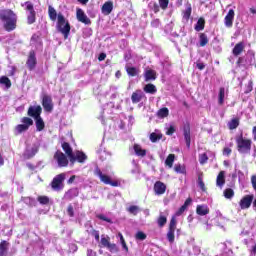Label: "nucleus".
<instances>
[{"label": "nucleus", "mask_w": 256, "mask_h": 256, "mask_svg": "<svg viewBox=\"0 0 256 256\" xmlns=\"http://www.w3.org/2000/svg\"><path fill=\"white\" fill-rule=\"evenodd\" d=\"M0 19L6 31H15L17 28V15L12 10L1 11Z\"/></svg>", "instance_id": "1"}, {"label": "nucleus", "mask_w": 256, "mask_h": 256, "mask_svg": "<svg viewBox=\"0 0 256 256\" xmlns=\"http://www.w3.org/2000/svg\"><path fill=\"white\" fill-rule=\"evenodd\" d=\"M62 149L72 163H75V161H78V163H85V161H87V155L85 153L81 151L73 153V148H71V145L67 142L62 143Z\"/></svg>", "instance_id": "2"}, {"label": "nucleus", "mask_w": 256, "mask_h": 256, "mask_svg": "<svg viewBox=\"0 0 256 256\" xmlns=\"http://www.w3.org/2000/svg\"><path fill=\"white\" fill-rule=\"evenodd\" d=\"M252 141L250 139H246L243 136H239L236 139V145H237V150L239 153L242 155H247L251 153V145Z\"/></svg>", "instance_id": "3"}, {"label": "nucleus", "mask_w": 256, "mask_h": 256, "mask_svg": "<svg viewBox=\"0 0 256 256\" xmlns=\"http://www.w3.org/2000/svg\"><path fill=\"white\" fill-rule=\"evenodd\" d=\"M58 31L64 35V39H67L69 37V33L71 32V26L69 25V22L65 20V16L63 14H58Z\"/></svg>", "instance_id": "4"}, {"label": "nucleus", "mask_w": 256, "mask_h": 256, "mask_svg": "<svg viewBox=\"0 0 256 256\" xmlns=\"http://www.w3.org/2000/svg\"><path fill=\"white\" fill-rule=\"evenodd\" d=\"M22 124H18L14 129L15 135H21V133H25V131H29V127L33 125V119L29 117H23L21 119Z\"/></svg>", "instance_id": "5"}, {"label": "nucleus", "mask_w": 256, "mask_h": 256, "mask_svg": "<svg viewBox=\"0 0 256 256\" xmlns=\"http://www.w3.org/2000/svg\"><path fill=\"white\" fill-rule=\"evenodd\" d=\"M95 175H97V177H99L100 181L102 183H104L105 185H111V187H119V182L112 181L111 177H109L108 175H105V174H103V172H101V169L96 168Z\"/></svg>", "instance_id": "6"}, {"label": "nucleus", "mask_w": 256, "mask_h": 256, "mask_svg": "<svg viewBox=\"0 0 256 256\" xmlns=\"http://www.w3.org/2000/svg\"><path fill=\"white\" fill-rule=\"evenodd\" d=\"M175 229H177V219L173 216L170 220L169 230L167 232V239L169 243L175 242Z\"/></svg>", "instance_id": "7"}, {"label": "nucleus", "mask_w": 256, "mask_h": 256, "mask_svg": "<svg viewBox=\"0 0 256 256\" xmlns=\"http://www.w3.org/2000/svg\"><path fill=\"white\" fill-rule=\"evenodd\" d=\"M65 181V173L58 174L51 183V187L54 191H61L63 189V182Z\"/></svg>", "instance_id": "8"}, {"label": "nucleus", "mask_w": 256, "mask_h": 256, "mask_svg": "<svg viewBox=\"0 0 256 256\" xmlns=\"http://www.w3.org/2000/svg\"><path fill=\"white\" fill-rule=\"evenodd\" d=\"M54 161L58 163V167H67L69 165V160L67 159V156H65L61 151H57L54 154Z\"/></svg>", "instance_id": "9"}, {"label": "nucleus", "mask_w": 256, "mask_h": 256, "mask_svg": "<svg viewBox=\"0 0 256 256\" xmlns=\"http://www.w3.org/2000/svg\"><path fill=\"white\" fill-rule=\"evenodd\" d=\"M43 108L39 105L30 106L28 108V116L33 117V119H39L41 117V113Z\"/></svg>", "instance_id": "10"}, {"label": "nucleus", "mask_w": 256, "mask_h": 256, "mask_svg": "<svg viewBox=\"0 0 256 256\" xmlns=\"http://www.w3.org/2000/svg\"><path fill=\"white\" fill-rule=\"evenodd\" d=\"M76 18L78 19V21L80 23H84V25H91V19H89V17H87L85 12L81 8H78L76 10Z\"/></svg>", "instance_id": "11"}, {"label": "nucleus", "mask_w": 256, "mask_h": 256, "mask_svg": "<svg viewBox=\"0 0 256 256\" xmlns=\"http://www.w3.org/2000/svg\"><path fill=\"white\" fill-rule=\"evenodd\" d=\"M26 65L30 71H33V69H35V67L37 65V56L35 54V51L29 52Z\"/></svg>", "instance_id": "12"}, {"label": "nucleus", "mask_w": 256, "mask_h": 256, "mask_svg": "<svg viewBox=\"0 0 256 256\" xmlns=\"http://www.w3.org/2000/svg\"><path fill=\"white\" fill-rule=\"evenodd\" d=\"M235 19V10L230 9L228 14L224 18V25L225 27L231 28L233 27V20Z\"/></svg>", "instance_id": "13"}, {"label": "nucleus", "mask_w": 256, "mask_h": 256, "mask_svg": "<svg viewBox=\"0 0 256 256\" xmlns=\"http://www.w3.org/2000/svg\"><path fill=\"white\" fill-rule=\"evenodd\" d=\"M42 105L45 109V111H48V113H51L53 111V100L50 96L45 95L42 100Z\"/></svg>", "instance_id": "14"}, {"label": "nucleus", "mask_w": 256, "mask_h": 256, "mask_svg": "<svg viewBox=\"0 0 256 256\" xmlns=\"http://www.w3.org/2000/svg\"><path fill=\"white\" fill-rule=\"evenodd\" d=\"M165 191H167V186L165 185V183H163L161 181H157L154 184L155 195H164Z\"/></svg>", "instance_id": "15"}, {"label": "nucleus", "mask_w": 256, "mask_h": 256, "mask_svg": "<svg viewBox=\"0 0 256 256\" xmlns=\"http://www.w3.org/2000/svg\"><path fill=\"white\" fill-rule=\"evenodd\" d=\"M252 203H253V196L246 195L240 200V207L241 209H249Z\"/></svg>", "instance_id": "16"}, {"label": "nucleus", "mask_w": 256, "mask_h": 256, "mask_svg": "<svg viewBox=\"0 0 256 256\" xmlns=\"http://www.w3.org/2000/svg\"><path fill=\"white\" fill-rule=\"evenodd\" d=\"M145 81H155L157 79V72L152 69L145 70L144 73Z\"/></svg>", "instance_id": "17"}, {"label": "nucleus", "mask_w": 256, "mask_h": 256, "mask_svg": "<svg viewBox=\"0 0 256 256\" xmlns=\"http://www.w3.org/2000/svg\"><path fill=\"white\" fill-rule=\"evenodd\" d=\"M183 133L186 141V147L189 149V147H191V128L189 126H184Z\"/></svg>", "instance_id": "18"}, {"label": "nucleus", "mask_w": 256, "mask_h": 256, "mask_svg": "<svg viewBox=\"0 0 256 256\" xmlns=\"http://www.w3.org/2000/svg\"><path fill=\"white\" fill-rule=\"evenodd\" d=\"M143 91L141 90H136L134 93H132L131 99L132 103H139L141 99H143Z\"/></svg>", "instance_id": "19"}, {"label": "nucleus", "mask_w": 256, "mask_h": 256, "mask_svg": "<svg viewBox=\"0 0 256 256\" xmlns=\"http://www.w3.org/2000/svg\"><path fill=\"white\" fill-rule=\"evenodd\" d=\"M243 49H245V44H243V42H239L233 48L232 53L233 55H235V57H238V55H241V53H243Z\"/></svg>", "instance_id": "20"}, {"label": "nucleus", "mask_w": 256, "mask_h": 256, "mask_svg": "<svg viewBox=\"0 0 256 256\" xmlns=\"http://www.w3.org/2000/svg\"><path fill=\"white\" fill-rule=\"evenodd\" d=\"M197 215H209V207L207 205H198L196 208Z\"/></svg>", "instance_id": "21"}, {"label": "nucleus", "mask_w": 256, "mask_h": 256, "mask_svg": "<svg viewBox=\"0 0 256 256\" xmlns=\"http://www.w3.org/2000/svg\"><path fill=\"white\" fill-rule=\"evenodd\" d=\"M37 151H39V149L36 146L28 148L24 153L25 159H31V157H35Z\"/></svg>", "instance_id": "22"}, {"label": "nucleus", "mask_w": 256, "mask_h": 256, "mask_svg": "<svg viewBox=\"0 0 256 256\" xmlns=\"http://www.w3.org/2000/svg\"><path fill=\"white\" fill-rule=\"evenodd\" d=\"M134 151L138 157H145L147 155V150L143 149L139 144L134 145Z\"/></svg>", "instance_id": "23"}, {"label": "nucleus", "mask_w": 256, "mask_h": 256, "mask_svg": "<svg viewBox=\"0 0 256 256\" xmlns=\"http://www.w3.org/2000/svg\"><path fill=\"white\" fill-rule=\"evenodd\" d=\"M111 11H113V2L104 3L102 6V13H104V15H110Z\"/></svg>", "instance_id": "24"}, {"label": "nucleus", "mask_w": 256, "mask_h": 256, "mask_svg": "<svg viewBox=\"0 0 256 256\" xmlns=\"http://www.w3.org/2000/svg\"><path fill=\"white\" fill-rule=\"evenodd\" d=\"M163 137V134L159 130H155V132L150 134V141L152 143H157Z\"/></svg>", "instance_id": "25"}, {"label": "nucleus", "mask_w": 256, "mask_h": 256, "mask_svg": "<svg viewBox=\"0 0 256 256\" xmlns=\"http://www.w3.org/2000/svg\"><path fill=\"white\" fill-rule=\"evenodd\" d=\"M217 187H223L225 185V172L221 171L216 179Z\"/></svg>", "instance_id": "26"}, {"label": "nucleus", "mask_w": 256, "mask_h": 256, "mask_svg": "<svg viewBox=\"0 0 256 256\" xmlns=\"http://www.w3.org/2000/svg\"><path fill=\"white\" fill-rule=\"evenodd\" d=\"M225 103V88L221 87L218 93V105H223Z\"/></svg>", "instance_id": "27"}, {"label": "nucleus", "mask_w": 256, "mask_h": 256, "mask_svg": "<svg viewBox=\"0 0 256 256\" xmlns=\"http://www.w3.org/2000/svg\"><path fill=\"white\" fill-rule=\"evenodd\" d=\"M36 123V131H43L45 129V122L43 121V118H35Z\"/></svg>", "instance_id": "28"}, {"label": "nucleus", "mask_w": 256, "mask_h": 256, "mask_svg": "<svg viewBox=\"0 0 256 256\" xmlns=\"http://www.w3.org/2000/svg\"><path fill=\"white\" fill-rule=\"evenodd\" d=\"M126 71L130 77H137L139 75V70L135 67L126 66Z\"/></svg>", "instance_id": "29"}, {"label": "nucleus", "mask_w": 256, "mask_h": 256, "mask_svg": "<svg viewBox=\"0 0 256 256\" xmlns=\"http://www.w3.org/2000/svg\"><path fill=\"white\" fill-rule=\"evenodd\" d=\"M48 15L51 21H57V18L59 17L57 16V10H55V8H53L52 6L48 7Z\"/></svg>", "instance_id": "30"}, {"label": "nucleus", "mask_w": 256, "mask_h": 256, "mask_svg": "<svg viewBox=\"0 0 256 256\" xmlns=\"http://www.w3.org/2000/svg\"><path fill=\"white\" fill-rule=\"evenodd\" d=\"M144 91L145 93H150L151 95H155V93H157V87H155V85L153 84H147L144 87Z\"/></svg>", "instance_id": "31"}, {"label": "nucleus", "mask_w": 256, "mask_h": 256, "mask_svg": "<svg viewBox=\"0 0 256 256\" xmlns=\"http://www.w3.org/2000/svg\"><path fill=\"white\" fill-rule=\"evenodd\" d=\"M7 247H9V243H7V241L4 240L0 243V256L7 255Z\"/></svg>", "instance_id": "32"}, {"label": "nucleus", "mask_w": 256, "mask_h": 256, "mask_svg": "<svg viewBox=\"0 0 256 256\" xmlns=\"http://www.w3.org/2000/svg\"><path fill=\"white\" fill-rule=\"evenodd\" d=\"M157 117H159V119H165V117H169V109L162 108V109L158 110Z\"/></svg>", "instance_id": "33"}, {"label": "nucleus", "mask_w": 256, "mask_h": 256, "mask_svg": "<svg viewBox=\"0 0 256 256\" xmlns=\"http://www.w3.org/2000/svg\"><path fill=\"white\" fill-rule=\"evenodd\" d=\"M205 29V19L200 18L198 19L195 25V31H203Z\"/></svg>", "instance_id": "34"}, {"label": "nucleus", "mask_w": 256, "mask_h": 256, "mask_svg": "<svg viewBox=\"0 0 256 256\" xmlns=\"http://www.w3.org/2000/svg\"><path fill=\"white\" fill-rule=\"evenodd\" d=\"M175 162V154H169L165 160V165L171 169L173 163Z\"/></svg>", "instance_id": "35"}, {"label": "nucleus", "mask_w": 256, "mask_h": 256, "mask_svg": "<svg viewBox=\"0 0 256 256\" xmlns=\"http://www.w3.org/2000/svg\"><path fill=\"white\" fill-rule=\"evenodd\" d=\"M30 43H31V45H34L35 47H39V45H41V38L39 37V35L34 34L31 37Z\"/></svg>", "instance_id": "36"}, {"label": "nucleus", "mask_w": 256, "mask_h": 256, "mask_svg": "<svg viewBox=\"0 0 256 256\" xmlns=\"http://www.w3.org/2000/svg\"><path fill=\"white\" fill-rule=\"evenodd\" d=\"M0 84L5 85L6 89H10L11 87V80L7 76H2L0 78Z\"/></svg>", "instance_id": "37"}, {"label": "nucleus", "mask_w": 256, "mask_h": 256, "mask_svg": "<svg viewBox=\"0 0 256 256\" xmlns=\"http://www.w3.org/2000/svg\"><path fill=\"white\" fill-rule=\"evenodd\" d=\"M157 223L159 227H165V224L167 223V216L163 215V213H160Z\"/></svg>", "instance_id": "38"}, {"label": "nucleus", "mask_w": 256, "mask_h": 256, "mask_svg": "<svg viewBox=\"0 0 256 256\" xmlns=\"http://www.w3.org/2000/svg\"><path fill=\"white\" fill-rule=\"evenodd\" d=\"M110 244H111V242H110L109 236H107V237L102 236L101 237L100 247H106V249H107Z\"/></svg>", "instance_id": "39"}, {"label": "nucleus", "mask_w": 256, "mask_h": 256, "mask_svg": "<svg viewBox=\"0 0 256 256\" xmlns=\"http://www.w3.org/2000/svg\"><path fill=\"white\" fill-rule=\"evenodd\" d=\"M228 127H229V129H231V130L237 129V127H239V119H237V118L232 119V120L228 123Z\"/></svg>", "instance_id": "40"}, {"label": "nucleus", "mask_w": 256, "mask_h": 256, "mask_svg": "<svg viewBox=\"0 0 256 256\" xmlns=\"http://www.w3.org/2000/svg\"><path fill=\"white\" fill-rule=\"evenodd\" d=\"M22 7H25V10L28 11L29 13H34L35 12V8L33 7V3L29 2V1L22 4Z\"/></svg>", "instance_id": "41"}, {"label": "nucleus", "mask_w": 256, "mask_h": 256, "mask_svg": "<svg viewBox=\"0 0 256 256\" xmlns=\"http://www.w3.org/2000/svg\"><path fill=\"white\" fill-rule=\"evenodd\" d=\"M235 192L231 188H227L224 190V197L225 199H233Z\"/></svg>", "instance_id": "42"}, {"label": "nucleus", "mask_w": 256, "mask_h": 256, "mask_svg": "<svg viewBox=\"0 0 256 256\" xmlns=\"http://www.w3.org/2000/svg\"><path fill=\"white\" fill-rule=\"evenodd\" d=\"M35 15H36L35 12L28 13V16H27L28 25H33V23H35Z\"/></svg>", "instance_id": "43"}, {"label": "nucleus", "mask_w": 256, "mask_h": 256, "mask_svg": "<svg viewBox=\"0 0 256 256\" xmlns=\"http://www.w3.org/2000/svg\"><path fill=\"white\" fill-rule=\"evenodd\" d=\"M209 43V39L207 38V35L201 34L200 35V47H205Z\"/></svg>", "instance_id": "44"}, {"label": "nucleus", "mask_w": 256, "mask_h": 256, "mask_svg": "<svg viewBox=\"0 0 256 256\" xmlns=\"http://www.w3.org/2000/svg\"><path fill=\"white\" fill-rule=\"evenodd\" d=\"M118 237H121V245H122L124 251L127 253V251H129V247H127V243L125 242V238L123 237V234H121V232H119Z\"/></svg>", "instance_id": "45"}, {"label": "nucleus", "mask_w": 256, "mask_h": 256, "mask_svg": "<svg viewBox=\"0 0 256 256\" xmlns=\"http://www.w3.org/2000/svg\"><path fill=\"white\" fill-rule=\"evenodd\" d=\"M107 249L110 251V253H118L119 252V247H117V244L110 243L108 245Z\"/></svg>", "instance_id": "46"}, {"label": "nucleus", "mask_w": 256, "mask_h": 256, "mask_svg": "<svg viewBox=\"0 0 256 256\" xmlns=\"http://www.w3.org/2000/svg\"><path fill=\"white\" fill-rule=\"evenodd\" d=\"M135 238L138 239V241H145L147 239V235L142 231H139L136 233Z\"/></svg>", "instance_id": "47"}, {"label": "nucleus", "mask_w": 256, "mask_h": 256, "mask_svg": "<svg viewBox=\"0 0 256 256\" xmlns=\"http://www.w3.org/2000/svg\"><path fill=\"white\" fill-rule=\"evenodd\" d=\"M209 161V157H207V154L203 153L199 155V162L201 165H205Z\"/></svg>", "instance_id": "48"}, {"label": "nucleus", "mask_w": 256, "mask_h": 256, "mask_svg": "<svg viewBox=\"0 0 256 256\" xmlns=\"http://www.w3.org/2000/svg\"><path fill=\"white\" fill-rule=\"evenodd\" d=\"M191 11H192V9H191V4H189L188 6H187V8H186V10L184 11V19H189L190 17H191Z\"/></svg>", "instance_id": "49"}, {"label": "nucleus", "mask_w": 256, "mask_h": 256, "mask_svg": "<svg viewBox=\"0 0 256 256\" xmlns=\"http://www.w3.org/2000/svg\"><path fill=\"white\" fill-rule=\"evenodd\" d=\"M38 201L41 205H47L49 203V197L40 196V197H38Z\"/></svg>", "instance_id": "50"}, {"label": "nucleus", "mask_w": 256, "mask_h": 256, "mask_svg": "<svg viewBox=\"0 0 256 256\" xmlns=\"http://www.w3.org/2000/svg\"><path fill=\"white\" fill-rule=\"evenodd\" d=\"M129 213H131L132 215H137V213H139V207L138 206H130L128 208Z\"/></svg>", "instance_id": "51"}, {"label": "nucleus", "mask_w": 256, "mask_h": 256, "mask_svg": "<svg viewBox=\"0 0 256 256\" xmlns=\"http://www.w3.org/2000/svg\"><path fill=\"white\" fill-rule=\"evenodd\" d=\"M161 9H167L169 7V0H159Z\"/></svg>", "instance_id": "52"}, {"label": "nucleus", "mask_w": 256, "mask_h": 256, "mask_svg": "<svg viewBox=\"0 0 256 256\" xmlns=\"http://www.w3.org/2000/svg\"><path fill=\"white\" fill-rule=\"evenodd\" d=\"M198 185L202 191H206L205 183L203 182V178H201V176L198 178Z\"/></svg>", "instance_id": "53"}, {"label": "nucleus", "mask_w": 256, "mask_h": 256, "mask_svg": "<svg viewBox=\"0 0 256 256\" xmlns=\"http://www.w3.org/2000/svg\"><path fill=\"white\" fill-rule=\"evenodd\" d=\"M174 171H176V173H185V167H183L181 165H176L174 167Z\"/></svg>", "instance_id": "54"}, {"label": "nucleus", "mask_w": 256, "mask_h": 256, "mask_svg": "<svg viewBox=\"0 0 256 256\" xmlns=\"http://www.w3.org/2000/svg\"><path fill=\"white\" fill-rule=\"evenodd\" d=\"M175 133V126L171 125L170 127L166 128V135H173Z\"/></svg>", "instance_id": "55"}, {"label": "nucleus", "mask_w": 256, "mask_h": 256, "mask_svg": "<svg viewBox=\"0 0 256 256\" xmlns=\"http://www.w3.org/2000/svg\"><path fill=\"white\" fill-rule=\"evenodd\" d=\"M98 219H101V221H106V223H111V218H108L103 214L98 215Z\"/></svg>", "instance_id": "56"}, {"label": "nucleus", "mask_w": 256, "mask_h": 256, "mask_svg": "<svg viewBox=\"0 0 256 256\" xmlns=\"http://www.w3.org/2000/svg\"><path fill=\"white\" fill-rule=\"evenodd\" d=\"M67 214L69 215V217H74V211H73V206L69 205L67 208Z\"/></svg>", "instance_id": "57"}, {"label": "nucleus", "mask_w": 256, "mask_h": 256, "mask_svg": "<svg viewBox=\"0 0 256 256\" xmlns=\"http://www.w3.org/2000/svg\"><path fill=\"white\" fill-rule=\"evenodd\" d=\"M231 152H232L231 148L226 147V148H224V150H223V155H224L225 157H229V155H231Z\"/></svg>", "instance_id": "58"}, {"label": "nucleus", "mask_w": 256, "mask_h": 256, "mask_svg": "<svg viewBox=\"0 0 256 256\" xmlns=\"http://www.w3.org/2000/svg\"><path fill=\"white\" fill-rule=\"evenodd\" d=\"M185 209H187L184 205L181 206V208L176 212V217H179V215H181Z\"/></svg>", "instance_id": "59"}, {"label": "nucleus", "mask_w": 256, "mask_h": 256, "mask_svg": "<svg viewBox=\"0 0 256 256\" xmlns=\"http://www.w3.org/2000/svg\"><path fill=\"white\" fill-rule=\"evenodd\" d=\"M87 256H97V252L93 251L92 249H88Z\"/></svg>", "instance_id": "60"}, {"label": "nucleus", "mask_w": 256, "mask_h": 256, "mask_svg": "<svg viewBox=\"0 0 256 256\" xmlns=\"http://www.w3.org/2000/svg\"><path fill=\"white\" fill-rule=\"evenodd\" d=\"M152 27H158L160 25L159 19H155L151 22Z\"/></svg>", "instance_id": "61"}, {"label": "nucleus", "mask_w": 256, "mask_h": 256, "mask_svg": "<svg viewBox=\"0 0 256 256\" xmlns=\"http://www.w3.org/2000/svg\"><path fill=\"white\" fill-rule=\"evenodd\" d=\"M191 201H192L191 198L186 199L183 206L187 209V207H189L191 205Z\"/></svg>", "instance_id": "62"}, {"label": "nucleus", "mask_w": 256, "mask_h": 256, "mask_svg": "<svg viewBox=\"0 0 256 256\" xmlns=\"http://www.w3.org/2000/svg\"><path fill=\"white\" fill-rule=\"evenodd\" d=\"M251 182H252L253 188L256 190V176H252Z\"/></svg>", "instance_id": "63"}, {"label": "nucleus", "mask_w": 256, "mask_h": 256, "mask_svg": "<svg viewBox=\"0 0 256 256\" xmlns=\"http://www.w3.org/2000/svg\"><path fill=\"white\" fill-rule=\"evenodd\" d=\"M252 135H253L254 141H256V126L253 127Z\"/></svg>", "instance_id": "64"}]
</instances>
